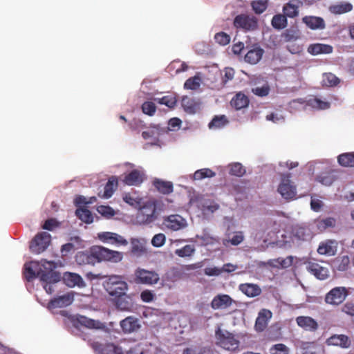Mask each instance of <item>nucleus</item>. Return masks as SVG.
I'll return each instance as SVG.
<instances>
[{
  "instance_id": "nucleus-61",
  "label": "nucleus",
  "mask_w": 354,
  "mask_h": 354,
  "mask_svg": "<svg viewBox=\"0 0 354 354\" xmlns=\"http://www.w3.org/2000/svg\"><path fill=\"white\" fill-rule=\"evenodd\" d=\"M58 226L59 223L55 218H48L44 222V225H42V228L44 230L52 231Z\"/></svg>"
},
{
  "instance_id": "nucleus-63",
  "label": "nucleus",
  "mask_w": 354,
  "mask_h": 354,
  "mask_svg": "<svg viewBox=\"0 0 354 354\" xmlns=\"http://www.w3.org/2000/svg\"><path fill=\"white\" fill-rule=\"evenodd\" d=\"M234 76V71L232 68H225L224 70V76L223 77V82L226 83L227 82L232 80Z\"/></svg>"
},
{
  "instance_id": "nucleus-60",
  "label": "nucleus",
  "mask_w": 354,
  "mask_h": 354,
  "mask_svg": "<svg viewBox=\"0 0 354 354\" xmlns=\"http://www.w3.org/2000/svg\"><path fill=\"white\" fill-rule=\"evenodd\" d=\"M158 103L165 104L169 108H174L176 106V100L174 97L164 96L158 100Z\"/></svg>"
},
{
  "instance_id": "nucleus-32",
  "label": "nucleus",
  "mask_w": 354,
  "mask_h": 354,
  "mask_svg": "<svg viewBox=\"0 0 354 354\" xmlns=\"http://www.w3.org/2000/svg\"><path fill=\"white\" fill-rule=\"evenodd\" d=\"M182 106L184 110L189 113H195L199 109V103L194 99L187 96L183 97Z\"/></svg>"
},
{
  "instance_id": "nucleus-13",
  "label": "nucleus",
  "mask_w": 354,
  "mask_h": 354,
  "mask_svg": "<svg viewBox=\"0 0 354 354\" xmlns=\"http://www.w3.org/2000/svg\"><path fill=\"white\" fill-rule=\"evenodd\" d=\"M97 237L104 243L115 245H127L128 244V241L123 236L114 232H100L97 234Z\"/></svg>"
},
{
  "instance_id": "nucleus-25",
  "label": "nucleus",
  "mask_w": 354,
  "mask_h": 354,
  "mask_svg": "<svg viewBox=\"0 0 354 354\" xmlns=\"http://www.w3.org/2000/svg\"><path fill=\"white\" fill-rule=\"evenodd\" d=\"M74 297L73 294L67 293L59 296L50 301V305L53 308H62L68 306L73 301Z\"/></svg>"
},
{
  "instance_id": "nucleus-43",
  "label": "nucleus",
  "mask_w": 354,
  "mask_h": 354,
  "mask_svg": "<svg viewBox=\"0 0 354 354\" xmlns=\"http://www.w3.org/2000/svg\"><path fill=\"white\" fill-rule=\"evenodd\" d=\"M216 174L212 169L208 168H204L198 169L195 171L194 174V178L195 180H202L205 178H212L215 176Z\"/></svg>"
},
{
  "instance_id": "nucleus-24",
  "label": "nucleus",
  "mask_w": 354,
  "mask_h": 354,
  "mask_svg": "<svg viewBox=\"0 0 354 354\" xmlns=\"http://www.w3.org/2000/svg\"><path fill=\"white\" fill-rule=\"evenodd\" d=\"M263 53L264 50L261 48L254 46L245 54L244 57L245 62L250 64H256L261 60Z\"/></svg>"
},
{
  "instance_id": "nucleus-12",
  "label": "nucleus",
  "mask_w": 354,
  "mask_h": 354,
  "mask_svg": "<svg viewBox=\"0 0 354 354\" xmlns=\"http://www.w3.org/2000/svg\"><path fill=\"white\" fill-rule=\"evenodd\" d=\"M88 344L97 354H123L122 348L113 343L102 344L99 342L90 341Z\"/></svg>"
},
{
  "instance_id": "nucleus-19",
  "label": "nucleus",
  "mask_w": 354,
  "mask_h": 354,
  "mask_svg": "<svg viewBox=\"0 0 354 354\" xmlns=\"http://www.w3.org/2000/svg\"><path fill=\"white\" fill-rule=\"evenodd\" d=\"M145 174L143 172L138 169H133L125 176L123 182L127 185L138 186L143 182Z\"/></svg>"
},
{
  "instance_id": "nucleus-28",
  "label": "nucleus",
  "mask_w": 354,
  "mask_h": 354,
  "mask_svg": "<svg viewBox=\"0 0 354 354\" xmlns=\"http://www.w3.org/2000/svg\"><path fill=\"white\" fill-rule=\"evenodd\" d=\"M301 2L299 0H291L284 5L283 11L286 17L293 18L299 14V6Z\"/></svg>"
},
{
  "instance_id": "nucleus-22",
  "label": "nucleus",
  "mask_w": 354,
  "mask_h": 354,
  "mask_svg": "<svg viewBox=\"0 0 354 354\" xmlns=\"http://www.w3.org/2000/svg\"><path fill=\"white\" fill-rule=\"evenodd\" d=\"M239 290L248 297H255L261 294V288L255 283H245L239 286Z\"/></svg>"
},
{
  "instance_id": "nucleus-26",
  "label": "nucleus",
  "mask_w": 354,
  "mask_h": 354,
  "mask_svg": "<svg viewBox=\"0 0 354 354\" xmlns=\"http://www.w3.org/2000/svg\"><path fill=\"white\" fill-rule=\"evenodd\" d=\"M118 178L115 176H111L109 178L108 182L104 186V193L101 195L100 193L98 196L103 198H109L112 196L114 192L118 187Z\"/></svg>"
},
{
  "instance_id": "nucleus-59",
  "label": "nucleus",
  "mask_w": 354,
  "mask_h": 354,
  "mask_svg": "<svg viewBox=\"0 0 354 354\" xmlns=\"http://www.w3.org/2000/svg\"><path fill=\"white\" fill-rule=\"evenodd\" d=\"M97 212L106 217H111L114 216V210L109 206L100 205L97 209Z\"/></svg>"
},
{
  "instance_id": "nucleus-18",
  "label": "nucleus",
  "mask_w": 354,
  "mask_h": 354,
  "mask_svg": "<svg viewBox=\"0 0 354 354\" xmlns=\"http://www.w3.org/2000/svg\"><path fill=\"white\" fill-rule=\"evenodd\" d=\"M337 243L335 240H326L322 242L318 248L317 252L322 255L333 256L336 254Z\"/></svg>"
},
{
  "instance_id": "nucleus-53",
  "label": "nucleus",
  "mask_w": 354,
  "mask_h": 354,
  "mask_svg": "<svg viewBox=\"0 0 354 354\" xmlns=\"http://www.w3.org/2000/svg\"><path fill=\"white\" fill-rule=\"evenodd\" d=\"M317 180L322 185L329 186L335 181L333 175L327 174L326 175H320L317 177Z\"/></svg>"
},
{
  "instance_id": "nucleus-2",
  "label": "nucleus",
  "mask_w": 354,
  "mask_h": 354,
  "mask_svg": "<svg viewBox=\"0 0 354 354\" xmlns=\"http://www.w3.org/2000/svg\"><path fill=\"white\" fill-rule=\"evenodd\" d=\"M123 254L120 252L109 250L106 248L95 245L89 251L79 252L75 257L77 263L94 265L101 261L118 263L122 261Z\"/></svg>"
},
{
  "instance_id": "nucleus-31",
  "label": "nucleus",
  "mask_w": 354,
  "mask_h": 354,
  "mask_svg": "<svg viewBox=\"0 0 354 354\" xmlns=\"http://www.w3.org/2000/svg\"><path fill=\"white\" fill-rule=\"evenodd\" d=\"M353 6L348 2H340L337 4L331 5L329 7V10L331 13L335 15H342L351 11Z\"/></svg>"
},
{
  "instance_id": "nucleus-42",
  "label": "nucleus",
  "mask_w": 354,
  "mask_h": 354,
  "mask_svg": "<svg viewBox=\"0 0 354 354\" xmlns=\"http://www.w3.org/2000/svg\"><path fill=\"white\" fill-rule=\"evenodd\" d=\"M268 0H256L251 3V6L254 12L260 15L263 13L268 8Z\"/></svg>"
},
{
  "instance_id": "nucleus-50",
  "label": "nucleus",
  "mask_w": 354,
  "mask_h": 354,
  "mask_svg": "<svg viewBox=\"0 0 354 354\" xmlns=\"http://www.w3.org/2000/svg\"><path fill=\"white\" fill-rule=\"evenodd\" d=\"M270 86L268 84H263L262 86H257L252 89V92L259 97H266L269 94Z\"/></svg>"
},
{
  "instance_id": "nucleus-62",
  "label": "nucleus",
  "mask_w": 354,
  "mask_h": 354,
  "mask_svg": "<svg viewBox=\"0 0 354 354\" xmlns=\"http://www.w3.org/2000/svg\"><path fill=\"white\" fill-rule=\"evenodd\" d=\"M244 240V236L242 232H236L234 236L229 240L230 243L233 245H238L241 243Z\"/></svg>"
},
{
  "instance_id": "nucleus-54",
  "label": "nucleus",
  "mask_w": 354,
  "mask_h": 354,
  "mask_svg": "<svg viewBox=\"0 0 354 354\" xmlns=\"http://www.w3.org/2000/svg\"><path fill=\"white\" fill-rule=\"evenodd\" d=\"M156 298V295L153 291L150 290H145L140 293V299L142 301L146 303L151 302Z\"/></svg>"
},
{
  "instance_id": "nucleus-5",
  "label": "nucleus",
  "mask_w": 354,
  "mask_h": 354,
  "mask_svg": "<svg viewBox=\"0 0 354 354\" xmlns=\"http://www.w3.org/2000/svg\"><path fill=\"white\" fill-rule=\"evenodd\" d=\"M187 225V221L182 216L171 214L162 217L161 227L163 230L176 232L185 228Z\"/></svg>"
},
{
  "instance_id": "nucleus-48",
  "label": "nucleus",
  "mask_w": 354,
  "mask_h": 354,
  "mask_svg": "<svg viewBox=\"0 0 354 354\" xmlns=\"http://www.w3.org/2000/svg\"><path fill=\"white\" fill-rule=\"evenodd\" d=\"M214 39L217 44L221 46H226L230 41V36L225 32H217L214 35Z\"/></svg>"
},
{
  "instance_id": "nucleus-9",
  "label": "nucleus",
  "mask_w": 354,
  "mask_h": 354,
  "mask_svg": "<svg viewBox=\"0 0 354 354\" xmlns=\"http://www.w3.org/2000/svg\"><path fill=\"white\" fill-rule=\"evenodd\" d=\"M233 24L236 28L253 31L258 27V20L253 15L240 14L234 17Z\"/></svg>"
},
{
  "instance_id": "nucleus-7",
  "label": "nucleus",
  "mask_w": 354,
  "mask_h": 354,
  "mask_svg": "<svg viewBox=\"0 0 354 354\" xmlns=\"http://www.w3.org/2000/svg\"><path fill=\"white\" fill-rule=\"evenodd\" d=\"M281 177V180L277 191L286 200L295 198L297 194V189L294 183L290 180L291 174H283Z\"/></svg>"
},
{
  "instance_id": "nucleus-10",
  "label": "nucleus",
  "mask_w": 354,
  "mask_h": 354,
  "mask_svg": "<svg viewBox=\"0 0 354 354\" xmlns=\"http://www.w3.org/2000/svg\"><path fill=\"white\" fill-rule=\"evenodd\" d=\"M51 241V236L46 232H41L35 235L30 244V249L34 254H40L45 251Z\"/></svg>"
},
{
  "instance_id": "nucleus-17",
  "label": "nucleus",
  "mask_w": 354,
  "mask_h": 354,
  "mask_svg": "<svg viewBox=\"0 0 354 354\" xmlns=\"http://www.w3.org/2000/svg\"><path fill=\"white\" fill-rule=\"evenodd\" d=\"M77 323L82 326L89 329H101L106 328L105 324L99 320H95L86 316L79 315L76 319Z\"/></svg>"
},
{
  "instance_id": "nucleus-14",
  "label": "nucleus",
  "mask_w": 354,
  "mask_h": 354,
  "mask_svg": "<svg viewBox=\"0 0 354 354\" xmlns=\"http://www.w3.org/2000/svg\"><path fill=\"white\" fill-rule=\"evenodd\" d=\"M307 270L319 280L326 279L329 277L328 268L315 262H309L306 266Z\"/></svg>"
},
{
  "instance_id": "nucleus-21",
  "label": "nucleus",
  "mask_w": 354,
  "mask_h": 354,
  "mask_svg": "<svg viewBox=\"0 0 354 354\" xmlns=\"http://www.w3.org/2000/svg\"><path fill=\"white\" fill-rule=\"evenodd\" d=\"M351 340L345 335H333L326 339V344L337 346L343 348H348L351 346Z\"/></svg>"
},
{
  "instance_id": "nucleus-34",
  "label": "nucleus",
  "mask_w": 354,
  "mask_h": 354,
  "mask_svg": "<svg viewBox=\"0 0 354 354\" xmlns=\"http://www.w3.org/2000/svg\"><path fill=\"white\" fill-rule=\"evenodd\" d=\"M115 306L118 309L121 310H129L132 307L131 298L125 293L122 296L115 297Z\"/></svg>"
},
{
  "instance_id": "nucleus-56",
  "label": "nucleus",
  "mask_w": 354,
  "mask_h": 354,
  "mask_svg": "<svg viewBox=\"0 0 354 354\" xmlns=\"http://www.w3.org/2000/svg\"><path fill=\"white\" fill-rule=\"evenodd\" d=\"M165 240H166V238H165V234H162V233H159V234H156L153 237V239L151 240V243L155 247H161L165 244Z\"/></svg>"
},
{
  "instance_id": "nucleus-23",
  "label": "nucleus",
  "mask_w": 354,
  "mask_h": 354,
  "mask_svg": "<svg viewBox=\"0 0 354 354\" xmlns=\"http://www.w3.org/2000/svg\"><path fill=\"white\" fill-rule=\"evenodd\" d=\"M297 325L306 330L315 331L318 328L317 322L312 317L299 316L296 319Z\"/></svg>"
},
{
  "instance_id": "nucleus-30",
  "label": "nucleus",
  "mask_w": 354,
  "mask_h": 354,
  "mask_svg": "<svg viewBox=\"0 0 354 354\" xmlns=\"http://www.w3.org/2000/svg\"><path fill=\"white\" fill-rule=\"evenodd\" d=\"M308 51L311 55H319V54H329L333 52V47L330 45L324 44H315L310 45Z\"/></svg>"
},
{
  "instance_id": "nucleus-51",
  "label": "nucleus",
  "mask_w": 354,
  "mask_h": 354,
  "mask_svg": "<svg viewBox=\"0 0 354 354\" xmlns=\"http://www.w3.org/2000/svg\"><path fill=\"white\" fill-rule=\"evenodd\" d=\"M272 354H289L288 348L283 344H277L270 348Z\"/></svg>"
},
{
  "instance_id": "nucleus-47",
  "label": "nucleus",
  "mask_w": 354,
  "mask_h": 354,
  "mask_svg": "<svg viewBox=\"0 0 354 354\" xmlns=\"http://www.w3.org/2000/svg\"><path fill=\"white\" fill-rule=\"evenodd\" d=\"M145 252L144 245L138 239H133L131 240V253L140 256Z\"/></svg>"
},
{
  "instance_id": "nucleus-33",
  "label": "nucleus",
  "mask_w": 354,
  "mask_h": 354,
  "mask_svg": "<svg viewBox=\"0 0 354 354\" xmlns=\"http://www.w3.org/2000/svg\"><path fill=\"white\" fill-rule=\"evenodd\" d=\"M64 280L67 286L70 287H74L75 286L83 287L85 285L81 276L76 273L66 274L64 276Z\"/></svg>"
},
{
  "instance_id": "nucleus-38",
  "label": "nucleus",
  "mask_w": 354,
  "mask_h": 354,
  "mask_svg": "<svg viewBox=\"0 0 354 354\" xmlns=\"http://www.w3.org/2000/svg\"><path fill=\"white\" fill-rule=\"evenodd\" d=\"M75 214L82 221L86 223H91L93 221L91 212L85 207L77 208Z\"/></svg>"
},
{
  "instance_id": "nucleus-8",
  "label": "nucleus",
  "mask_w": 354,
  "mask_h": 354,
  "mask_svg": "<svg viewBox=\"0 0 354 354\" xmlns=\"http://www.w3.org/2000/svg\"><path fill=\"white\" fill-rule=\"evenodd\" d=\"M156 218V205L154 201H149L145 203L138 213V218L143 224H149Z\"/></svg>"
},
{
  "instance_id": "nucleus-20",
  "label": "nucleus",
  "mask_w": 354,
  "mask_h": 354,
  "mask_svg": "<svg viewBox=\"0 0 354 354\" xmlns=\"http://www.w3.org/2000/svg\"><path fill=\"white\" fill-rule=\"evenodd\" d=\"M120 326L125 333H131L137 331L140 325L137 318L129 316L120 322Z\"/></svg>"
},
{
  "instance_id": "nucleus-64",
  "label": "nucleus",
  "mask_w": 354,
  "mask_h": 354,
  "mask_svg": "<svg viewBox=\"0 0 354 354\" xmlns=\"http://www.w3.org/2000/svg\"><path fill=\"white\" fill-rule=\"evenodd\" d=\"M342 310L348 315L354 316V304L350 302L345 304L343 306Z\"/></svg>"
},
{
  "instance_id": "nucleus-40",
  "label": "nucleus",
  "mask_w": 354,
  "mask_h": 354,
  "mask_svg": "<svg viewBox=\"0 0 354 354\" xmlns=\"http://www.w3.org/2000/svg\"><path fill=\"white\" fill-rule=\"evenodd\" d=\"M299 37V30L295 29H287L281 34V37L286 42L296 41Z\"/></svg>"
},
{
  "instance_id": "nucleus-11",
  "label": "nucleus",
  "mask_w": 354,
  "mask_h": 354,
  "mask_svg": "<svg viewBox=\"0 0 354 354\" xmlns=\"http://www.w3.org/2000/svg\"><path fill=\"white\" fill-rule=\"evenodd\" d=\"M348 295V292L345 287H335L326 295L324 301L328 304L338 306L346 299Z\"/></svg>"
},
{
  "instance_id": "nucleus-35",
  "label": "nucleus",
  "mask_w": 354,
  "mask_h": 354,
  "mask_svg": "<svg viewBox=\"0 0 354 354\" xmlns=\"http://www.w3.org/2000/svg\"><path fill=\"white\" fill-rule=\"evenodd\" d=\"M304 22L311 29L324 28L325 23L322 18L318 17H305Z\"/></svg>"
},
{
  "instance_id": "nucleus-1",
  "label": "nucleus",
  "mask_w": 354,
  "mask_h": 354,
  "mask_svg": "<svg viewBox=\"0 0 354 354\" xmlns=\"http://www.w3.org/2000/svg\"><path fill=\"white\" fill-rule=\"evenodd\" d=\"M54 261L42 259L39 261H30L24 265V277L28 281H32L38 277L41 281L46 283L44 288L47 293L53 292L51 284L60 281L59 272L55 270Z\"/></svg>"
},
{
  "instance_id": "nucleus-4",
  "label": "nucleus",
  "mask_w": 354,
  "mask_h": 354,
  "mask_svg": "<svg viewBox=\"0 0 354 354\" xmlns=\"http://www.w3.org/2000/svg\"><path fill=\"white\" fill-rule=\"evenodd\" d=\"M103 286L111 297L122 296L128 289V284L121 275L112 274L105 277Z\"/></svg>"
},
{
  "instance_id": "nucleus-57",
  "label": "nucleus",
  "mask_w": 354,
  "mask_h": 354,
  "mask_svg": "<svg viewBox=\"0 0 354 354\" xmlns=\"http://www.w3.org/2000/svg\"><path fill=\"white\" fill-rule=\"evenodd\" d=\"M275 261L282 268H286L290 267L292 265L293 257L292 256H288L286 258L279 257L275 259Z\"/></svg>"
},
{
  "instance_id": "nucleus-46",
  "label": "nucleus",
  "mask_w": 354,
  "mask_h": 354,
  "mask_svg": "<svg viewBox=\"0 0 354 354\" xmlns=\"http://www.w3.org/2000/svg\"><path fill=\"white\" fill-rule=\"evenodd\" d=\"M230 174L236 176H243L245 174V169L239 162H235L230 165Z\"/></svg>"
},
{
  "instance_id": "nucleus-27",
  "label": "nucleus",
  "mask_w": 354,
  "mask_h": 354,
  "mask_svg": "<svg viewBox=\"0 0 354 354\" xmlns=\"http://www.w3.org/2000/svg\"><path fill=\"white\" fill-rule=\"evenodd\" d=\"M153 185L162 194H169L173 192V183L170 181H165L161 179L156 178L153 181Z\"/></svg>"
},
{
  "instance_id": "nucleus-49",
  "label": "nucleus",
  "mask_w": 354,
  "mask_h": 354,
  "mask_svg": "<svg viewBox=\"0 0 354 354\" xmlns=\"http://www.w3.org/2000/svg\"><path fill=\"white\" fill-rule=\"evenodd\" d=\"M142 112L148 115H153L156 111V106L152 102H145L142 105Z\"/></svg>"
},
{
  "instance_id": "nucleus-44",
  "label": "nucleus",
  "mask_w": 354,
  "mask_h": 354,
  "mask_svg": "<svg viewBox=\"0 0 354 354\" xmlns=\"http://www.w3.org/2000/svg\"><path fill=\"white\" fill-rule=\"evenodd\" d=\"M195 252V248L193 245H186L182 248L175 250V254L180 257H191Z\"/></svg>"
},
{
  "instance_id": "nucleus-55",
  "label": "nucleus",
  "mask_w": 354,
  "mask_h": 354,
  "mask_svg": "<svg viewBox=\"0 0 354 354\" xmlns=\"http://www.w3.org/2000/svg\"><path fill=\"white\" fill-rule=\"evenodd\" d=\"M350 259L348 256L344 255L339 258V264L337 266V270L339 271L347 270L350 265Z\"/></svg>"
},
{
  "instance_id": "nucleus-6",
  "label": "nucleus",
  "mask_w": 354,
  "mask_h": 354,
  "mask_svg": "<svg viewBox=\"0 0 354 354\" xmlns=\"http://www.w3.org/2000/svg\"><path fill=\"white\" fill-rule=\"evenodd\" d=\"M159 281V274L154 270L138 268L134 272V281L137 284L153 286Z\"/></svg>"
},
{
  "instance_id": "nucleus-29",
  "label": "nucleus",
  "mask_w": 354,
  "mask_h": 354,
  "mask_svg": "<svg viewBox=\"0 0 354 354\" xmlns=\"http://www.w3.org/2000/svg\"><path fill=\"white\" fill-rule=\"evenodd\" d=\"M250 100L247 95L239 92L235 95L232 99L230 104L231 106L235 108L236 110L245 108L248 106Z\"/></svg>"
},
{
  "instance_id": "nucleus-3",
  "label": "nucleus",
  "mask_w": 354,
  "mask_h": 354,
  "mask_svg": "<svg viewBox=\"0 0 354 354\" xmlns=\"http://www.w3.org/2000/svg\"><path fill=\"white\" fill-rule=\"evenodd\" d=\"M215 342L218 346L229 351H235L240 346V341L236 335L220 327L215 330Z\"/></svg>"
},
{
  "instance_id": "nucleus-58",
  "label": "nucleus",
  "mask_w": 354,
  "mask_h": 354,
  "mask_svg": "<svg viewBox=\"0 0 354 354\" xmlns=\"http://www.w3.org/2000/svg\"><path fill=\"white\" fill-rule=\"evenodd\" d=\"M325 84L330 86H336L339 83V80L333 74L328 73L324 75Z\"/></svg>"
},
{
  "instance_id": "nucleus-41",
  "label": "nucleus",
  "mask_w": 354,
  "mask_h": 354,
  "mask_svg": "<svg viewBox=\"0 0 354 354\" xmlns=\"http://www.w3.org/2000/svg\"><path fill=\"white\" fill-rule=\"evenodd\" d=\"M228 123L227 118L224 115H216L209 123V128H221Z\"/></svg>"
},
{
  "instance_id": "nucleus-37",
  "label": "nucleus",
  "mask_w": 354,
  "mask_h": 354,
  "mask_svg": "<svg viewBox=\"0 0 354 354\" xmlns=\"http://www.w3.org/2000/svg\"><path fill=\"white\" fill-rule=\"evenodd\" d=\"M307 104L317 110L328 109L330 106V102L327 101H323L317 97L310 98L307 102Z\"/></svg>"
},
{
  "instance_id": "nucleus-16",
  "label": "nucleus",
  "mask_w": 354,
  "mask_h": 354,
  "mask_svg": "<svg viewBox=\"0 0 354 354\" xmlns=\"http://www.w3.org/2000/svg\"><path fill=\"white\" fill-rule=\"evenodd\" d=\"M272 317V313L267 309L259 311L256 319L254 328L257 332H263L268 326V322Z\"/></svg>"
},
{
  "instance_id": "nucleus-15",
  "label": "nucleus",
  "mask_w": 354,
  "mask_h": 354,
  "mask_svg": "<svg viewBox=\"0 0 354 354\" xmlns=\"http://www.w3.org/2000/svg\"><path fill=\"white\" fill-rule=\"evenodd\" d=\"M235 301L228 295H218L215 296L212 302L211 307L214 309H225L232 306Z\"/></svg>"
},
{
  "instance_id": "nucleus-45",
  "label": "nucleus",
  "mask_w": 354,
  "mask_h": 354,
  "mask_svg": "<svg viewBox=\"0 0 354 354\" xmlns=\"http://www.w3.org/2000/svg\"><path fill=\"white\" fill-rule=\"evenodd\" d=\"M201 85V78L198 76H194L187 79L185 84L184 88L190 90H197Z\"/></svg>"
},
{
  "instance_id": "nucleus-39",
  "label": "nucleus",
  "mask_w": 354,
  "mask_h": 354,
  "mask_svg": "<svg viewBox=\"0 0 354 354\" xmlns=\"http://www.w3.org/2000/svg\"><path fill=\"white\" fill-rule=\"evenodd\" d=\"M272 26L278 30L284 28L287 26V17L284 15H276L272 17Z\"/></svg>"
},
{
  "instance_id": "nucleus-52",
  "label": "nucleus",
  "mask_w": 354,
  "mask_h": 354,
  "mask_svg": "<svg viewBox=\"0 0 354 354\" xmlns=\"http://www.w3.org/2000/svg\"><path fill=\"white\" fill-rule=\"evenodd\" d=\"M336 221L334 218L328 217L318 221L317 226L319 229H326L327 227H333L335 225Z\"/></svg>"
},
{
  "instance_id": "nucleus-36",
  "label": "nucleus",
  "mask_w": 354,
  "mask_h": 354,
  "mask_svg": "<svg viewBox=\"0 0 354 354\" xmlns=\"http://www.w3.org/2000/svg\"><path fill=\"white\" fill-rule=\"evenodd\" d=\"M338 163L345 167H354V152L344 153L338 156Z\"/></svg>"
}]
</instances>
